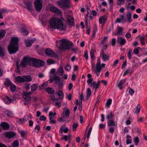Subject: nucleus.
Here are the masks:
<instances>
[{
  "label": "nucleus",
  "mask_w": 147,
  "mask_h": 147,
  "mask_svg": "<svg viewBox=\"0 0 147 147\" xmlns=\"http://www.w3.org/2000/svg\"><path fill=\"white\" fill-rule=\"evenodd\" d=\"M63 19L53 17L49 21V24L52 29H57L60 31H64L66 30V26L63 24Z\"/></svg>",
  "instance_id": "nucleus-1"
},
{
  "label": "nucleus",
  "mask_w": 147,
  "mask_h": 147,
  "mask_svg": "<svg viewBox=\"0 0 147 147\" xmlns=\"http://www.w3.org/2000/svg\"><path fill=\"white\" fill-rule=\"evenodd\" d=\"M38 59L26 56L21 60L20 65L23 68L26 67L27 65L38 68Z\"/></svg>",
  "instance_id": "nucleus-2"
},
{
  "label": "nucleus",
  "mask_w": 147,
  "mask_h": 147,
  "mask_svg": "<svg viewBox=\"0 0 147 147\" xmlns=\"http://www.w3.org/2000/svg\"><path fill=\"white\" fill-rule=\"evenodd\" d=\"M18 38L12 37L10 43L8 46V50L10 54H13L18 51Z\"/></svg>",
  "instance_id": "nucleus-3"
},
{
  "label": "nucleus",
  "mask_w": 147,
  "mask_h": 147,
  "mask_svg": "<svg viewBox=\"0 0 147 147\" xmlns=\"http://www.w3.org/2000/svg\"><path fill=\"white\" fill-rule=\"evenodd\" d=\"M59 41L60 44L59 45V49L63 51H65L66 50L70 49L73 45L72 42L65 38L60 40Z\"/></svg>",
  "instance_id": "nucleus-4"
},
{
  "label": "nucleus",
  "mask_w": 147,
  "mask_h": 147,
  "mask_svg": "<svg viewBox=\"0 0 147 147\" xmlns=\"http://www.w3.org/2000/svg\"><path fill=\"white\" fill-rule=\"evenodd\" d=\"M57 4L60 7L65 9L69 8L71 3L70 0H61L57 1Z\"/></svg>",
  "instance_id": "nucleus-5"
},
{
  "label": "nucleus",
  "mask_w": 147,
  "mask_h": 147,
  "mask_svg": "<svg viewBox=\"0 0 147 147\" xmlns=\"http://www.w3.org/2000/svg\"><path fill=\"white\" fill-rule=\"evenodd\" d=\"M101 70V67L100 65V59L98 58L95 69L94 70V71L96 74L97 76H98L99 75L100 73Z\"/></svg>",
  "instance_id": "nucleus-6"
},
{
  "label": "nucleus",
  "mask_w": 147,
  "mask_h": 147,
  "mask_svg": "<svg viewBox=\"0 0 147 147\" xmlns=\"http://www.w3.org/2000/svg\"><path fill=\"white\" fill-rule=\"evenodd\" d=\"M42 1L41 0H36L34 1V5L37 11H40L42 7Z\"/></svg>",
  "instance_id": "nucleus-7"
},
{
  "label": "nucleus",
  "mask_w": 147,
  "mask_h": 147,
  "mask_svg": "<svg viewBox=\"0 0 147 147\" xmlns=\"http://www.w3.org/2000/svg\"><path fill=\"white\" fill-rule=\"evenodd\" d=\"M5 136L8 139H10L15 136L16 133L14 131H7L5 133Z\"/></svg>",
  "instance_id": "nucleus-8"
},
{
  "label": "nucleus",
  "mask_w": 147,
  "mask_h": 147,
  "mask_svg": "<svg viewBox=\"0 0 147 147\" xmlns=\"http://www.w3.org/2000/svg\"><path fill=\"white\" fill-rule=\"evenodd\" d=\"M100 84V81H98L97 83H96V81H94L89 85V86L95 89V90H96L98 88Z\"/></svg>",
  "instance_id": "nucleus-9"
},
{
  "label": "nucleus",
  "mask_w": 147,
  "mask_h": 147,
  "mask_svg": "<svg viewBox=\"0 0 147 147\" xmlns=\"http://www.w3.org/2000/svg\"><path fill=\"white\" fill-rule=\"evenodd\" d=\"M44 52L46 55H55V52L50 48L46 49Z\"/></svg>",
  "instance_id": "nucleus-10"
},
{
  "label": "nucleus",
  "mask_w": 147,
  "mask_h": 147,
  "mask_svg": "<svg viewBox=\"0 0 147 147\" xmlns=\"http://www.w3.org/2000/svg\"><path fill=\"white\" fill-rule=\"evenodd\" d=\"M117 42L120 44L121 45H124L126 42L125 39L121 37H118Z\"/></svg>",
  "instance_id": "nucleus-11"
},
{
  "label": "nucleus",
  "mask_w": 147,
  "mask_h": 147,
  "mask_svg": "<svg viewBox=\"0 0 147 147\" xmlns=\"http://www.w3.org/2000/svg\"><path fill=\"white\" fill-rule=\"evenodd\" d=\"M67 22L69 25L70 26H73L74 23V19L72 17L69 15H67Z\"/></svg>",
  "instance_id": "nucleus-12"
},
{
  "label": "nucleus",
  "mask_w": 147,
  "mask_h": 147,
  "mask_svg": "<svg viewBox=\"0 0 147 147\" xmlns=\"http://www.w3.org/2000/svg\"><path fill=\"white\" fill-rule=\"evenodd\" d=\"M50 10L53 12L57 13L58 14L61 15L62 14V12L57 8L54 7H51L50 8Z\"/></svg>",
  "instance_id": "nucleus-13"
},
{
  "label": "nucleus",
  "mask_w": 147,
  "mask_h": 147,
  "mask_svg": "<svg viewBox=\"0 0 147 147\" xmlns=\"http://www.w3.org/2000/svg\"><path fill=\"white\" fill-rule=\"evenodd\" d=\"M107 17L106 15H104L99 18V23L100 24H102L104 25L105 21L107 19Z\"/></svg>",
  "instance_id": "nucleus-14"
},
{
  "label": "nucleus",
  "mask_w": 147,
  "mask_h": 147,
  "mask_svg": "<svg viewBox=\"0 0 147 147\" xmlns=\"http://www.w3.org/2000/svg\"><path fill=\"white\" fill-rule=\"evenodd\" d=\"M0 125L1 127L4 130H7L9 128V125L5 122H2Z\"/></svg>",
  "instance_id": "nucleus-15"
},
{
  "label": "nucleus",
  "mask_w": 147,
  "mask_h": 147,
  "mask_svg": "<svg viewBox=\"0 0 147 147\" xmlns=\"http://www.w3.org/2000/svg\"><path fill=\"white\" fill-rule=\"evenodd\" d=\"M25 4L27 7V9L30 11H31L32 10V3L30 2H26Z\"/></svg>",
  "instance_id": "nucleus-16"
},
{
  "label": "nucleus",
  "mask_w": 147,
  "mask_h": 147,
  "mask_svg": "<svg viewBox=\"0 0 147 147\" xmlns=\"http://www.w3.org/2000/svg\"><path fill=\"white\" fill-rule=\"evenodd\" d=\"M24 82H30L32 80V78L30 75H27L23 76Z\"/></svg>",
  "instance_id": "nucleus-17"
},
{
  "label": "nucleus",
  "mask_w": 147,
  "mask_h": 147,
  "mask_svg": "<svg viewBox=\"0 0 147 147\" xmlns=\"http://www.w3.org/2000/svg\"><path fill=\"white\" fill-rule=\"evenodd\" d=\"M46 92L49 94H53L55 92V90L52 88L48 87L45 89Z\"/></svg>",
  "instance_id": "nucleus-18"
},
{
  "label": "nucleus",
  "mask_w": 147,
  "mask_h": 147,
  "mask_svg": "<svg viewBox=\"0 0 147 147\" xmlns=\"http://www.w3.org/2000/svg\"><path fill=\"white\" fill-rule=\"evenodd\" d=\"M107 124L108 126H115L117 125V122L113 120H109L107 122Z\"/></svg>",
  "instance_id": "nucleus-19"
},
{
  "label": "nucleus",
  "mask_w": 147,
  "mask_h": 147,
  "mask_svg": "<svg viewBox=\"0 0 147 147\" xmlns=\"http://www.w3.org/2000/svg\"><path fill=\"white\" fill-rule=\"evenodd\" d=\"M84 99V97L83 96V93L82 92L80 96V111H81L82 110V100Z\"/></svg>",
  "instance_id": "nucleus-20"
},
{
  "label": "nucleus",
  "mask_w": 147,
  "mask_h": 147,
  "mask_svg": "<svg viewBox=\"0 0 147 147\" xmlns=\"http://www.w3.org/2000/svg\"><path fill=\"white\" fill-rule=\"evenodd\" d=\"M4 100V102L6 104H9L13 102V100L8 96H6Z\"/></svg>",
  "instance_id": "nucleus-21"
},
{
  "label": "nucleus",
  "mask_w": 147,
  "mask_h": 147,
  "mask_svg": "<svg viewBox=\"0 0 147 147\" xmlns=\"http://www.w3.org/2000/svg\"><path fill=\"white\" fill-rule=\"evenodd\" d=\"M127 20V21L129 23H131L132 21L131 18V14L130 12H128L126 15Z\"/></svg>",
  "instance_id": "nucleus-22"
},
{
  "label": "nucleus",
  "mask_w": 147,
  "mask_h": 147,
  "mask_svg": "<svg viewBox=\"0 0 147 147\" xmlns=\"http://www.w3.org/2000/svg\"><path fill=\"white\" fill-rule=\"evenodd\" d=\"M57 74L59 76H62L63 74V67L61 66H60L59 68L57 70Z\"/></svg>",
  "instance_id": "nucleus-23"
},
{
  "label": "nucleus",
  "mask_w": 147,
  "mask_h": 147,
  "mask_svg": "<svg viewBox=\"0 0 147 147\" xmlns=\"http://www.w3.org/2000/svg\"><path fill=\"white\" fill-rule=\"evenodd\" d=\"M125 79L121 80L120 82H117V86L118 87L120 88V89H122V86L125 82Z\"/></svg>",
  "instance_id": "nucleus-24"
},
{
  "label": "nucleus",
  "mask_w": 147,
  "mask_h": 147,
  "mask_svg": "<svg viewBox=\"0 0 147 147\" xmlns=\"http://www.w3.org/2000/svg\"><path fill=\"white\" fill-rule=\"evenodd\" d=\"M34 40H27L26 41V46L27 47H29L31 46L32 44L34 42Z\"/></svg>",
  "instance_id": "nucleus-25"
},
{
  "label": "nucleus",
  "mask_w": 147,
  "mask_h": 147,
  "mask_svg": "<svg viewBox=\"0 0 147 147\" xmlns=\"http://www.w3.org/2000/svg\"><path fill=\"white\" fill-rule=\"evenodd\" d=\"M53 79L55 81V82L54 83L56 84H57L60 81V77L58 76H56L55 75L53 77Z\"/></svg>",
  "instance_id": "nucleus-26"
},
{
  "label": "nucleus",
  "mask_w": 147,
  "mask_h": 147,
  "mask_svg": "<svg viewBox=\"0 0 147 147\" xmlns=\"http://www.w3.org/2000/svg\"><path fill=\"white\" fill-rule=\"evenodd\" d=\"M48 84V82H46L41 84L39 86L38 89L39 90H40L41 89L45 88L47 86Z\"/></svg>",
  "instance_id": "nucleus-27"
},
{
  "label": "nucleus",
  "mask_w": 147,
  "mask_h": 147,
  "mask_svg": "<svg viewBox=\"0 0 147 147\" xmlns=\"http://www.w3.org/2000/svg\"><path fill=\"white\" fill-rule=\"evenodd\" d=\"M114 117V115L111 112L108 113L107 115L106 116V118L107 119H109L111 120Z\"/></svg>",
  "instance_id": "nucleus-28"
},
{
  "label": "nucleus",
  "mask_w": 147,
  "mask_h": 147,
  "mask_svg": "<svg viewBox=\"0 0 147 147\" xmlns=\"http://www.w3.org/2000/svg\"><path fill=\"white\" fill-rule=\"evenodd\" d=\"M140 106L138 105L135 109H134V112L136 114L139 113L140 110Z\"/></svg>",
  "instance_id": "nucleus-29"
},
{
  "label": "nucleus",
  "mask_w": 147,
  "mask_h": 147,
  "mask_svg": "<svg viewBox=\"0 0 147 147\" xmlns=\"http://www.w3.org/2000/svg\"><path fill=\"white\" fill-rule=\"evenodd\" d=\"M38 88V84H32L31 86V90L33 91L36 90Z\"/></svg>",
  "instance_id": "nucleus-30"
},
{
  "label": "nucleus",
  "mask_w": 147,
  "mask_h": 147,
  "mask_svg": "<svg viewBox=\"0 0 147 147\" xmlns=\"http://www.w3.org/2000/svg\"><path fill=\"white\" fill-rule=\"evenodd\" d=\"M20 32L24 35H27L28 33V31L24 28H21L20 30Z\"/></svg>",
  "instance_id": "nucleus-31"
},
{
  "label": "nucleus",
  "mask_w": 147,
  "mask_h": 147,
  "mask_svg": "<svg viewBox=\"0 0 147 147\" xmlns=\"http://www.w3.org/2000/svg\"><path fill=\"white\" fill-rule=\"evenodd\" d=\"M16 80L20 83L23 82V76L22 77L21 76H18L15 78Z\"/></svg>",
  "instance_id": "nucleus-32"
},
{
  "label": "nucleus",
  "mask_w": 147,
  "mask_h": 147,
  "mask_svg": "<svg viewBox=\"0 0 147 147\" xmlns=\"http://www.w3.org/2000/svg\"><path fill=\"white\" fill-rule=\"evenodd\" d=\"M23 97L24 99L30 101L31 100V97L25 93H24L23 95Z\"/></svg>",
  "instance_id": "nucleus-33"
},
{
  "label": "nucleus",
  "mask_w": 147,
  "mask_h": 147,
  "mask_svg": "<svg viewBox=\"0 0 147 147\" xmlns=\"http://www.w3.org/2000/svg\"><path fill=\"white\" fill-rule=\"evenodd\" d=\"M38 67H40L45 65V62L42 60L38 59Z\"/></svg>",
  "instance_id": "nucleus-34"
},
{
  "label": "nucleus",
  "mask_w": 147,
  "mask_h": 147,
  "mask_svg": "<svg viewBox=\"0 0 147 147\" xmlns=\"http://www.w3.org/2000/svg\"><path fill=\"white\" fill-rule=\"evenodd\" d=\"M12 83L9 80H6L4 82V84L7 87L10 86Z\"/></svg>",
  "instance_id": "nucleus-35"
},
{
  "label": "nucleus",
  "mask_w": 147,
  "mask_h": 147,
  "mask_svg": "<svg viewBox=\"0 0 147 147\" xmlns=\"http://www.w3.org/2000/svg\"><path fill=\"white\" fill-rule=\"evenodd\" d=\"M6 32L3 30H0V39H2L5 36Z\"/></svg>",
  "instance_id": "nucleus-36"
},
{
  "label": "nucleus",
  "mask_w": 147,
  "mask_h": 147,
  "mask_svg": "<svg viewBox=\"0 0 147 147\" xmlns=\"http://www.w3.org/2000/svg\"><path fill=\"white\" fill-rule=\"evenodd\" d=\"M58 95L59 99H61L63 98V94L61 90H59L58 93Z\"/></svg>",
  "instance_id": "nucleus-37"
},
{
  "label": "nucleus",
  "mask_w": 147,
  "mask_h": 147,
  "mask_svg": "<svg viewBox=\"0 0 147 147\" xmlns=\"http://www.w3.org/2000/svg\"><path fill=\"white\" fill-rule=\"evenodd\" d=\"M10 89L12 92H13L16 90V87L14 84H12L10 86Z\"/></svg>",
  "instance_id": "nucleus-38"
},
{
  "label": "nucleus",
  "mask_w": 147,
  "mask_h": 147,
  "mask_svg": "<svg viewBox=\"0 0 147 147\" xmlns=\"http://www.w3.org/2000/svg\"><path fill=\"white\" fill-rule=\"evenodd\" d=\"M13 147H18L19 145V142L17 140H15L13 143Z\"/></svg>",
  "instance_id": "nucleus-39"
},
{
  "label": "nucleus",
  "mask_w": 147,
  "mask_h": 147,
  "mask_svg": "<svg viewBox=\"0 0 147 147\" xmlns=\"http://www.w3.org/2000/svg\"><path fill=\"white\" fill-rule=\"evenodd\" d=\"M5 54V51L4 49L0 45V55H4Z\"/></svg>",
  "instance_id": "nucleus-40"
},
{
  "label": "nucleus",
  "mask_w": 147,
  "mask_h": 147,
  "mask_svg": "<svg viewBox=\"0 0 147 147\" xmlns=\"http://www.w3.org/2000/svg\"><path fill=\"white\" fill-rule=\"evenodd\" d=\"M5 113L9 117H11L13 116V114L11 111H7Z\"/></svg>",
  "instance_id": "nucleus-41"
},
{
  "label": "nucleus",
  "mask_w": 147,
  "mask_h": 147,
  "mask_svg": "<svg viewBox=\"0 0 147 147\" xmlns=\"http://www.w3.org/2000/svg\"><path fill=\"white\" fill-rule=\"evenodd\" d=\"M59 99L58 98H55L53 100V103L54 105H57L60 103L59 102Z\"/></svg>",
  "instance_id": "nucleus-42"
},
{
  "label": "nucleus",
  "mask_w": 147,
  "mask_h": 147,
  "mask_svg": "<svg viewBox=\"0 0 147 147\" xmlns=\"http://www.w3.org/2000/svg\"><path fill=\"white\" fill-rule=\"evenodd\" d=\"M63 115H64L65 114L67 117L69 116V109H67L65 111H63Z\"/></svg>",
  "instance_id": "nucleus-43"
},
{
  "label": "nucleus",
  "mask_w": 147,
  "mask_h": 147,
  "mask_svg": "<svg viewBox=\"0 0 147 147\" xmlns=\"http://www.w3.org/2000/svg\"><path fill=\"white\" fill-rule=\"evenodd\" d=\"M87 92V94L86 97L87 98H89L91 94V92L90 88H88Z\"/></svg>",
  "instance_id": "nucleus-44"
},
{
  "label": "nucleus",
  "mask_w": 147,
  "mask_h": 147,
  "mask_svg": "<svg viewBox=\"0 0 147 147\" xmlns=\"http://www.w3.org/2000/svg\"><path fill=\"white\" fill-rule=\"evenodd\" d=\"M112 102V100L111 99H109L106 103V106L108 107H109Z\"/></svg>",
  "instance_id": "nucleus-45"
},
{
  "label": "nucleus",
  "mask_w": 147,
  "mask_h": 147,
  "mask_svg": "<svg viewBox=\"0 0 147 147\" xmlns=\"http://www.w3.org/2000/svg\"><path fill=\"white\" fill-rule=\"evenodd\" d=\"M47 63L49 65H51L55 63V61L52 59H48L47 60Z\"/></svg>",
  "instance_id": "nucleus-46"
},
{
  "label": "nucleus",
  "mask_w": 147,
  "mask_h": 147,
  "mask_svg": "<svg viewBox=\"0 0 147 147\" xmlns=\"http://www.w3.org/2000/svg\"><path fill=\"white\" fill-rule=\"evenodd\" d=\"M131 69L129 67H128L127 69L125 70V72H124L123 74V76H125L126 75L128 74L129 73L131 72Z\"/></svg>",
  "instance_id": "nucleus-47"
},
{
  "label": "nucleus",
  "mask_w": 147,
  "mask_h": 147,
  "mask_svg": "<svg viewBox=\"0 0 147 147\" xmlns=\"http://www.w3.org/2000/svg\"><path fill=\"white\" fill-rule=\"evenodd\" d=\"M125 0H117V3L119 5H121L124 4Z\"/></svg>",
  "instance_id": "nucleus-48"
},
{
  "label": "nucleus",
  "mask_w": 147,
  "mask_h": 147,
  "mask_svg": "<svg viewBox=\"0 0 147 147\" xmlns=\"http://www.w3.org/2000/svg\"><path fill=\"white\" fill-rule=\"evenodd\" d=\"M40 129V127L39 125H38L36 126L34 128V131L35 132L38 133Z\"/></svg>",
  "instance_id": "nucleus-49"
},
{
  "label": "nucleus",
  "mask_w": 147,
  "mask_h": 147,
  "mask_svg": "<svg viewBox=\"0 0 147 147\" xmlns=\"http://www.w3.org/2000/svg\"><path fill=\"white\" fill-rule=\"evenodd\" d=\"M123 28L121 27H119L118 28V30L117 32V33L118 34H120L121 32L123 31Z\"/></svg>",
  "instance_id": "nucleus-50"
},
{
  "label": "nucleus",
  "mask_w": 147,
  "mask_h": 147,
  "mask_svg": "<svg viewBox=\"0 0 147 147\" xmlns=\"http://www.w3.org/2000/svg\"><path fill=\"white\" fill-rule=\"evenodd\" d=\"M92 13L90 10H88V11H87V13L86 16V19H87L88 17L91 15Z\"/></svg>",
  "instance_id": "nucleus-51"
},
{
  "label": "nucleus",
  "mask_w": 147,
  "mask_h": 147,
  "mask_svg": "<svg viewBox=\"0 0 147 147\" xmlns=\"http://www.w3.org/2000/svg\"><path fill=\"white\" fill-rule=\"evenodd\" d=\"M109 57L108 56H102V58L104 61L108 60L109 59Z\"/></svg>",
  "instance_id": "nucleus-52"
},
{
  "label": "nucleus",
  "mask_w": 147,
  "mask_h": 147,
  "mask_svg": "<svg viewBox=\"0 0 147 147\" xmlns=\"http://www.w3.org/2000/svg\"><path fill=\"white\" fill-rule=\"evenodd\" d=\"M69 137H70V136H69V137H68L67 136H63L62 137V138H61L62 139H61V140H65L66 141H67V139Z\"/></svg>",
  "instance_id": "nucleus-53"
},
{
  "label": "nucleus",
  "mask_w": 147,
  "mask_h": 147,
  "mask_svg": "<svg viewBox=\"0 0 147 147\" xmlns=\"http://www.w3.org/2000/svg\"><path fill=\"white\" fill-rule=\"evenodd\" d=\"M108 38V37L107 36H105L102 39L101 42V44H104L105 43V41L107 40Z\"/></svg>",
  "instance_id": "nucleus-54"
},
{
  "label": "nucleus",
  "mask_w": 147,
  "mask_h": 147,
  "mask_svg": "<svg viewBox=\"0 0 147 147\" xmlns=\"http://www.w3.org/2000/svg\"><path fill=\"white\" fill-rule=\"evenodd\" d=\"M65 68L66 70H69L71 68V66L69 65H67L65 66Z\"/></svg>",
  "instance_id": "nucleus-55"
},
{
  "label": "nucleus",
  "mask_w": 147,
  "mask_h": 147,
  "mask_svg": "<svg viewBox=\"0 0 147 147\" xmlns=\"http://www.w3.org/2000/svg\"><path fill=\"white\" fill-rule=\"evenodd\" d=\"M134 140L135 143H138L139 142V138L138 137H136L134 138Z\"/></svg>",
  "instance_id": "nucleus-56"
},
{
  "label": "nucleus",
  "mask_w": 147,
  "mask_h": 147,
  "mask_svg": "<svg viewBox=\"0 0 147 147\" xmlns=\"http://www.w3.org/2000/svg\"><path fill=\"white\" fill-rule=\"evenodd\" d=\"M95 51L93 49H91L90 52V55H94V53L95 52Z\"/></svg>",
  "instance_id": "nucleus-57"
},
{
  "label": "nucleus",
  "mask_w": 147,
  "mask_h": 147,
  "mask_svg": "<svg viewBox=\"0 0 147 147\" xmlns=\"http://www.w3.org/2000/svg\"><path fill=\"white\" fill-rule=\"evenodd\" d=\"M39 119L40 121H45L46 119V117L43 115H42L40 117Z\"/></svg>",
  "instance_id": "nucleus-58"
},
{
  "label": "nucleus",
  "mask_w": 147,
  "mask_h": 147,
  "mask_svg": "<svg viewBox=\"0 0 147 147\" xmlns=\"http://www.w3.org/2000/svg\"><path fill=\"white\" fill-rule=\"evenodd\" d=\"M30 84L29 83L26 84L25 86V87L26 90H28L30 89Z\"/></svg>",
  "instance_id": "nucleus-59"
},
{
  "label": "nucleus",
  "mask_w": 147,
  "mask_h": 147,
  "mask_svg": "<svg viewBox=\"0 0 147 147\" xmlns=\"http://www.w3.org/2000/svg\"><path fill=\"white\" fill-rule=\"evenodd\" d=\"M66 118V117H65V116L64 115H63L62 117L59 118V119L58 120L59 121H60L61 122H63L65 121L64 118Z\"/></svg>",
  "instance_id": "nucleus-60"
},
{
  "label": "nucleus",
  "mask_w": 147,
  "mask_h": 147,
  "mask_svg": "<svg viewBox=\"0 0 147 147\" xmlns=\"http://www.w3.org/2000/svg\"><path fill=\"white\" fill-rule=\"evenodd\" d=\"M116 43V39L114 38H113L111 44L113 46H115Z\"/></svg>",
  "instance_id": "nucleus-61"
},
{
  "label": "nucleus",
  "mask_w": 147,
  "mask_h": 147,
  "mask_svg": "<svg viewBox=\"0 0 147 147\" xmlns=\"http://www.w3.org/2000/svg\"><path fill=\"white\" fill-rule=\"evenodd\" d=\"M65 126L64 125H63L60 128L59 131L62 134L63 132V129H64L65 128Z\"/></svg>",
  "instance_id": "nucleus-62"
},
{
  "label": "nucleus",
  "mask_w": 147,
  "mask_h": 147,
  "mask_svg": "<svg viewBox=\"0 0 147 147\" xmlns=\"http://www.w3.org/2000/svg\"><path fill=\"white\" fill-rule=\"evenodd\" d=\"M1 12L2 13H7L9 12V11L7 9H2L1 10Z\"/></svg>",
  "instance_id": "nucleus-63"
},
{
  "label": "nucleus",
  "mask_w": 147,
  "mask_h": 147,
  "mask_svg": "<svg viewBox=\"0 0 147 147\" xmlns=\"http://www.w3.org/2000/svg\"><path fill=\"white\" fill-rule=\"evenodd\" d=\"M119 61L118 59H116L114 61L112 66H116L119 63Z\"/></svg>",
  "instance_id": "nucleus-64"
}]
</instances>
